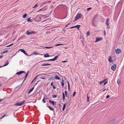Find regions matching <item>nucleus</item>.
Masks as SVG:
<instances>
[{
    "mask_svg": "<svg viewBox=\"0 0 124 124\" xmlns=\"http://www.w3.org/2000/svg\"><path fill=\"white\" fill-rule=\"evenodd\" d=\"M35 32L33 31H29L27 30L26 31V34L27 35H29L30 34H32L35 33Z\"/></svg>",
    "mask_w": 124,
    "mask_h": 124,
    "instance_id": "nucleus-1",
    "label": "nucleus"
},
{
    "mask_svg": "<svg viewBox=\"0 0 124 124\" xmlns=\"http://www.w3.org/2000/svg\"><path fill=\"white\" fill-rule=\"evenodd\" d=\"M81 14L80 13H78L77 15L75 17V21L79 19L81 17Z\"/></svg>",
    "mask_w": 124,
    "mask_h": 124,
    "instance_id": "nucleus-2",
    "label": "nucleus"
},
{
    "mask_svg": "<svg viewBox=\"0 0 124 124\" xmlns=\"http://www.w3.org/2000/svg\"><path fill=\"white\" fill-rule=\"evenodd\" d=\"M25 101H23L22 102L20 101L16 103L15 105L16 106H20L24 104L25 102Z\"/></svg>",
    "mask_w": 124,
    "mask_h": 124,
    "instance_id": "nucleus-3",
    "label": "nucleus"
},
{
    "mask_svg": "<svg viewBox=\"0 0 124 124\" xmlns=\"http://www.w3.org/2000/svg\"><path fill=\"white\" fill-rule=\"evenodd\" d=\"M116 53L117 54H119L121 53V51L120 49L117 48L115 50Z\"/></svg>",
    "mask_w": 124,
    "mask_h": 124,
    "instance_id": "nucleus-4",
    "label": "nucleus"
},
{
    "mask_svg": "<svg viewBox=\"0 0 124 124\" xmlns=\"http://www.w3.org/2000/svg\"><path fill=\"white\" fill-rule=\"evenodd\" d=\"M19 50L21 52H23L27 56H28L27 54L26 53L24 49H19Z\"/></svg>",
    "mask_w": 124,
    "mask_h": 124,
    "instance_id": "nucleus-5",
    "label": "nucleus"
},
{
    "mask_svg": "<svg viewBox=\"0 0 124 124\" xmlns=\"http://www.w3.org/2000/svg\"><path fill=\"white\" fill-rule=\"evenodd\" d=\"M116 64H114L111 66V69L113 71L116 68Z\"/></svg>",
    "mask_w": 124,
    "mask_h": 124,
    "instance_id": "nucleus-6",
    "label": "nucleus"
},
{
    "mask_svg": "<svg viewBox=\"0 0 124 124\" xmlns=\"http://www.w3.org/2000/svg\"><path fill=\"white\" fill-rule=\"evenodd\" d=\"M25 73V72L24 71H21L19 72H17L16 73V74L18 75H20L21 74H22Z\"/></svg>",
    "mask_w": 124,
    "mask_h": 124,
    "instance_id": "nucleus-7",
    "label": "nucleus"
},
{
    "mask_svg": "<svg viewBox=\"0 0 124 124\" xmlns=\"http://www.w3.org/2000/svg\"><path fill=\"white\" fill-rule=\"evenodd\" d=\"M116 120L114 119L109 122V124H113L116 122Z\"/></svg>",
    "mask_w": 124,
    "mask_h": 124,
    "instance_id": "nucleus-8",
    "label": "nucleus"
},
{
    "mask_svg": "<svg viewBox=\"0 0 124 124\" xmlns=\"http://www.w3.org/2000/svg\"><path fill=\"white\" fill-rule=\"evenodd\" d=\"M80 26V25H77L76 26H74L72 27H70V28L71 29V28H74L77 27V28L78 29V30Z\"/></svg>",
    "mask_w": 124,
    "mask_h": 124,
    "instance_id": "nucleus-9",
    "label": "nucleus"
},
{
    "mask_svg": "<svg viewBox=\"0 0 124 124\" xmlns=\"http://www.w3.org/2000/svg\"><path fill=\"white\" fill-rule=\"evenodd\" d=\"M34 88V87H32L31 89L30 90L28 91V94H30L33 90Z\"/></svg>",
    "mask_w": 124,
    "mask_h": 124,
    "instance_id": "nucleus-10",
    "label": "nucleus"
},
{
    "mask_svg": "<svg viewBox=\"0 0 124 124\" xmlns=\"http://www.w3.org/2000/svg\"><path fill=\"white\" fill-rule=\"evenodd\" d=\"M102 40V38H96V41H95V42H96L99 41L101 40Z\"/></svg>",
    "mask_w": 124,
    "mask_h": 124,
    "instance_id": "nucleus-11",
    "label": "nucleus"
},
{
    "mask_svg": "<svg viewBox=\"0 0 124 124\" xmlns=\"http://www.w3.org/2000/svg\"><path fill=\"white\" fill-rule=\"evenodd\" d=\"M51 2V1H45L44 2H43L42 3L43 5H45V4H46L47 3H50Z\"/></svg>",
    "mask_w": 124,
    "mask_h": 124,
    "instance_id": "nucleus-12",
    "label": "nucleus"
},
{
    "mask_svg": "<svg viewBox=\"0 0 124 124\" xmlns=\"http://www.w3.org/2000/svg\"><path fill=\"white\" fill-rule=\"evenodd\" d=\"M58 56H56L53 59H51L52 61H54L56 60L58 58Z\"/></svg>",
    "mask_w": 124,
    "mask_h": 124,
    "instance_id": "nucleus-13",
    "label": "nucleus"
},
{
    "mask_svg": "<svg viewBox=\"0 0 124 124\" xmlns=\"http://www.w3.org/2000/svg\"><path fill=\"white\" fill-rule=\"evenodd\" d=\"M51 64L49 63H44L42 64L41 65V66H47V65H50Z\"/></svg>",
    "mask_w": 124,
    "mask_h": 124,
    "instance_id": "nucleus-14",
    "label": "nucleus"
},
{
    "mask_svg": "<svg viewBox=\"0 0 124 124\" xmlns=\"http://www.w3.org/2000/svg\"><path fill=\"white\" fill-rule=\"evenodd\" d=\"M9 63L7 61H6L5 64L3 66H1L0 67V68L2 67H4V66H7V65H8L9 64Z\"/></svg>",
    "mask_w": 124,
    "mask_h": 124,
    "instance_id": "nucleus-15",
    "label": "nucleus"
},
{
    "mask_svg": "<svg viewBox=\"0 0 124 124\" xmlns=\"http://www.w3.org/2000/svg\"><path fill=\"white\" fill-rule=\"evenodd\" d=\"M50 56L48 54H45L44 55V57L45 58H46L47 57H50Z\"/></svg>",
    "mask_w": 124,
    "mask_h": 124,
    "instance_id": "nucleus-16",
    "label": "nucleus"
},
{
    "mask_svg": "<svg viewBox=\"0 0 124 124\" xmlns=\"http://www.w3.org/2000/svg\"><path fill=\"white\" fill-rule=\"evenodd\" d=\"M108 60L110 62H111L112 61V58L110 56H109L108 59Z\"/></svg>",
    "mask_w": 124,
    "mask_h": 124,
    "instance_id": "nucleus-17",
    "label": "nucleus"
},
{
    "mask_svg": "<svg viewBox=\"0 0 124 124\" xmlns=\"http://www.w3.org/2000/svg\"><path fill=\"white\" fill-rule=\"evenodd\" d=\"M41 75V74H38V75H37L35 77V78H34V79H33V80L31 82V83H32L34 81V80L37 78V77L38 76H40Z\"/></svg>",
    "mask_w": 124,
    "mask_h": 124,
    "instance_id": "nucleus-18",
    "label": "nucleus"
},
{
    "mask_svg": "<svg viewBox=\"0 0 124 124\" xmlns=\"http://www.w3.org/2000/svg\"><path fill=\"white\" fill-rule=\"evenodd\" d=\"M54 79H56V80H60V78L59 77H58L57 75L55 76L54 78Z\"/></svg>",
    "mask_w": 124,
    "mask_h": 124,
    "instance_id": "nucleus-19",
    "label": "nucleus"
},
{
    "mask_svg": "<svg viewBox=\"0 0 124 124\" xmlns=\"http://www.w3.org/2000/svg\"><path fill=\"white\" fill-rule=\"evenodd\" d=\"M108 19V18L107 19L106 21L105 24H107V26H108L109 25Z\"/></svg>",
    "mask_w": 124,
    "mask_h": 124,
    "instance_id": "nucleus-20",
    "label": "nucleus"
},
{
    "mask_svg": "<svg viewBox=\"0 0 124 124\" xmlns=\"http://www.w3.org/2000/svg\"><path fill=\"white\" fill-rule=\"evenodd\" d=\"M49 102L50 103H52V105H54V101H51L50 100H49Z\"/></svg>",
    "mask_w": 124,
    "mask_h": 124,
    "instance_id": "nucleus-21",
    "label": "nucleus"
},
{
    "mask_svg": "<svg viewBox=\"0 0 124 124\" xmlns=\"http://www.w3.org/2000/svg\"><path fill=\"white\" fill-rule=\"evenodd\" d=\"M107 79H108L107 78H106V79H105L104 80H103L102 81H101L99 82V83H100V85L102 84L105 81V80H107Z\"/></svg>",
    "mask_w": 124,
    "mask_h": 124,
    "instance_id": "nucleus-22",
    "label": "nucleus"
},
{
    "mask_svg": "<svg viewBox=\"0 0 124 124\" xmlns=\"http://www.w3.org/2000/svg\"><path fill=\"white\" fill-rule=\"evenodd\" d=\"M28 73H29V71H28V72H27L26 73V74L25 76V78H24V79L23 81H24V80H25L26 78H27V76H28Z\"/></svg>",
    "mask_w": 124,
    "mask_h": 124,
    "instance_id": "nucleus-23",
    "label": "nucleus"
},
{
    "mask_svg": "<svg viewBox=\"0 0 124 124\" xmlns=\"http://www.w3.org/2000/svg\"><path fill=\"white\" fill-rule=\"evenodd\" d=\"M47 107H48L49 108H50V110L53 111L54 110V109L52 107H51L50 106H48Z\"/></svg>",
    "mask_w": 124,
    "mask_h": 124,
    "instance_id": "nucleus-24",
    "label": "nucleus"
},
{
    "mask_svg": "<svg viewBox=\"0 0 124 124\" xmlns=\"http://www.w3.org/2000/svg\"><path fill=\"white\" fill-rule=\"evenodd\" d=\"M8 51L7 50H6L5 51H3L1 52V54H4L5 53L7 52Z\"/></svg>",
    "mask_w": 124,
    "mask_h": 124,
    "instance_id": "nucleus-25",
    "label": "nucleus"
},
{
    "mask_svg": "<svg viewBox=\"0 0 124 124\" xmlns=\"http://www.w3.org/2000/svg\"><path fill=\"white\" fill-rule=\"evenodd\" d=\"M117 83L118 85H119L120 84V79H118L117 80Z\"/></svg>",
    "mask_w": 124,
    "mask_h": 124,
    "instance_id": "nucleus-26",
    "label": "nucleus"
},
{
    "mask_svg": "<svg viewBox=\"0 0 124 124\" xmlns=\"http://www.w3.org/2000/svg\"><path fill=\"white\" fill-rule=\"evenodd\" d=\"M62 95H63L62 99L63 100H64L65 99V96L64 93H63Z\"/></svg>",
    "mask_w": 124,
    "mask_h": 124,
    "instance_id": "nucleus-27",
    "label": "nucleus"
},
{
    "mask_svg": "<svg viewBox=\"0 0 124 124\" xmlns=\"http://www.w3.org/2000/svg\"><path fill=\"white\" fill-rule=\"evenodd\" d=\"M27 14H25L23 16V18H25L27 16Z\"/></svg>",
    "mask_w": 124,
    "mask_h": 124,
    "instance_id": "nucleus-28",
    "label": "nucleus"
},
{
    "mask_svg": "<svg viewBox=\"0 0 124 124\" xmlns=\"http://www.w3.org/2000/svg\"><path fill=\"white\" fill-rule=\"evenodd\" d=\"M66 104H64L63 105V107L62 108V110H64V109H65V106H66Z\"/></svg>",
    "mask_w": 124,
    "mask_h": 124,
    "instance_id": "nucleus-29",
    "label": "nucleus"
},
{
    "mask_svg": "<svg viewBox=\"0 0 124 124\" xmlns=\"http://www.w3.org/2000/svg\"><path fill=\"white\" fill-rule=\"evenodd\" d=\"M68 90L69 91H70V85L69 84V83L68 82Z\"/></svg>",
    "mask_w": 124,
    "mask_h": 124,
    "instance_id": "nucleus-30",
    "label": "nucleus"
},
{
    "mask_svg": "<svg viewBox=\"0 0 124 124\" xmlns=\"http://www.w3.org/2000/svg\"><path fill=\"white\" fill-rule=\"evenodd\" d=\"M57 96L56 95L54 94L52 95V97L53 98H56L57 97Z\"/></svg>",
    "mask_w": 124,
    "mask_h": 124,
    "instance_id": "nucleus-31",
    "label": "nucleus"
},
{
    "mask_svg": "<svg viewBox=\"0 0 124 124\" xmlns=\"http://www.w3.org/2000/svg\"><path fill=\"white\" fill-rule=\"evenodd\" d=\"M38 6V4H37L35 6L32 7V8H35L36 7H37Z\"/></svg>",
    "mask_w": 124,
    "mask_h": 124,
    "instance_id": "nucleus-32",
    "label": "nucleus"
},
{
    "mask_svg": "<svg viewBox=\"0 0 124 124\" xmlns=\"http://www.w3.org/2000/svg\"><path fill=\"white\" fill-rule=\"evenodd\" d=\"M88 94H87V101L88 102L89 100V97L88 96Z\"/></svg>",
    "mask_w": 124,
    "mask_h": 124,
    "instance_id": "nucleus-33",
    "label": "nucleus"
},
{
    "mask_svg": "<svg viewBox=\"0 0 124 124\" xmlns=\"http://www.w3.org/2000/svg\"><path fill=\"white\" fill-rule=\"evenodd\" d=\"M8 116L7 115H6V114H5L2 117H1L0 119H2L5 116Z\"/></svg>",
    "mask_w": 124,
    "mask_h": 124,
    "instance_id": "nucleus-34",
    "label": "nucleus"
},
{
    "mask_svg": "<svg viewBox=\"0 0 124 124\" xmlns=\"http://www.w3.org/2000/svg\"><path fill=\"white\" fill-rule=\"evenodd\" d=\"M53 47L52 46H50V47H44V48H52Z\"/></svg>",
    "mask_w": 124,
    "mask_h": 124,
    "instance_id": "nucleus-35",
    "label": "nucleus"
},
{
    "mask_svg": "<svg viewBox=\"0 0 124 124\" xmlns=\"http://www.w3.org/2000/svg\"><path fill=\"white\" fill-rule=\"evenodd\" d=\"M63 81H64V80H63V79H62V81L61 82V84L62 86H63L64 85V83L63 82Z\"/></svg>",
    "mask_w": 124,
    "mask_h": 124,
    "instance_id": "nucleus-36",
    "label": "nucleus"
},
{
    "mask_svg": "<svg viewBox=\"0 0 124 124\" xmlns=\"http://www.w3.org/2000/svg\"><path fill=\"white\" fill-rule=\"evenodd\" d=\"M67 91H65V95L67 97Z\"/></svg>",
    "mask_w": 124,
    "mask_h": 124,
    "instance_id": "nucleus-37",
    "label": "nucleus"
},
{
    "mask_svg": "<svg viewBox=\"0 0 124 124\" xmlns=\"http://www.w3.org/2000/svg\"><path fill=\"white\" fill-rule=\"evenodd\" d=\"M27 21L32 22V21L30 19V18H29L28 19Z\"/></svg>",
    "mask_w": 124,
    "mask_h": 124,
    "instance_id": "nucleus-38",
    "label": "nucleus"
},
{
    "mask_svg": "<svg viewBox=\"0 0 124 124\" xmlns=\"http://www.w3.org/2000/svg\"><path fill=\"white\" fill-rule=\"evenodd\" d=\"M63 45V44H57L55 45V46H58L60 45Z\"/></svg>",
    "mask_w": 124,
    "mask_h": 124,
    "instance_id": "nucleus-39",
    "label": "nucleus"
},
{
    "mask_svg": "<svg viewBox=\"0 0 124 124\" xmlns=\"http://www.w3.org/2000/svg\"><path fill=\"white\" fill-rule=\"evenodd\" d=\"M90 34V33H89V31H88V32H87V33H86V35L87 36H88Z\"/></svg>",
    "mask_w": 124,
    "mask_h": 124,
    "instance_id": "nucleus-40",
    "label": "nucleus"
},
{
    "mask_svg": "<svg viewBox=\"0 0 124 124\" xmlns=\"http://www.w3.org/2000/svg\"><path fill=\"white\" fill-rule=\"evenodd\" d=\"M34 54L36 55H37L38 54L37 53V52L36 51V52H34Z\"/></svg>",
    "mask_w": 124,
    "mask_h": 124,
    "instance_id": "nucleus-41",
    "label": "nucleus"
},
{
    "mask_svg": "<svg viewBox=\"0 0 124 124\" xmlns=\"http://www.w3.org/2000/svg\"><path fill=\"white\" fill-rule=\"evenodd\" d=\"M45 98L44 97L42 100V101L44 103H45L46 102V101L45 100Z\"/></svg>",
    "mask_w": 124,
    "mask_h": 124,
    "instance_id": "nucleus-42",
    "label": "nucleus"
},
{
    "mask_svg": "<svg viewBox=\"0 0 124 124\" xmlns=\"http://www.w3.org/2000/svg\"><path fill=\"white\" fill-rule=\"evenodd\" d=\"M76 93V92H74L73 94V97H74Z\"/></svg>",
    "mask_w": 124,
    "mask_h": 124,
    "instance_id": "nucleus-43",
    "label": "nucleus"
},
{
    "mask_svg": "<svg viewBox=\"0 0 124 124\" xmlns=\"http://www.w3.org/2000/svg\"><path fill=\"white\" fill-rule=\"evenodd\" d=\"M43 8V9L42 10L43 11L46 10V8H45V7H44Z\"/></svg>",
    "mask_w": 124,
    "mask_h": 124,
    "instance_id": "nucleus-44",
    "label": "nucleus"
},
{
    "mask_svg": "<svg viewBox=\"0 0 124 124\" xmlns=\"http://www.w3.org/2000/svg\"><path fill=\"white\" fill-rule=\"evenodd\" d=\"M13 44H11L9 45H8V46H7V47H9V46H12V45H13Z\"/></svg>",
    "mask_w": 124,
    "mask_h": 124,
    "instance_id": "nucleus-45",
    "label": "nucleus"
},
{
    "mask_svg": "<svg viewBox=\"0 0 124 124\" xmlns=\"http://www.w3.org/2000/svg\"><path fill=\"white\" fill-rule=\"evenodd\" d=\"M91 9H92V8H91V7L89 8H87V10H89Z\"/></svg>",
    "mask_w": 124,
    "mask_h": 124,
    "instance_id": "nucleus-46",
    "label": "nucleus"
},
{
    "mask_svg": "<svg viewBox=\"0 0 124 124\" xmlns=\"http://www.w3.org/2000/svg\"><path fill=\"white\" fill-rule=\"evenodd\" d=\"M107 83H108V82L107 81H106L105 82L104 84V85H105L106 84H107Z\"/></svg>",
    "mask_w": 124,
    "mask_h": 124,
    "instance_id": "nucleus-47",
    "label": "nucleus"
},
{
    "mask_svg": "<svg viewBox=\"0 0 124 124\" xmlns=\"http://www.w3.org/2000/svg\"><path fill=\"white\" fill-rule=\"evenodd\" d=\"M110 97V96L109 95H107V96L106 97V98L107 99L108 98Z\"/></svg>",
    "mask_w": 124,
    "mask_h": 124,
    "instance_id": "nucleus-48",
    "label": "nucleus"
},
{
    "mask_svg": "<svg viewBox=\"0 0 124 124\" xmlns=\"http://www.w3.org/2000/svg\"><path fill=\"white\" fill-rule=\"evenodd\" d=\"M53 88L54 89H55L56 88L54 86V85H53Z\"/></svg>",
    "mask_w": 124,
    "mask_h": 124,
    "instance_id": "nucleus-49",
    "label": "nucleus"
},
{
    "mask_svg": "<svg viewBox=\"0 0 124 124\" xmlns=\"http://www.w3.org/2000/svg\"><path fill=\"white\" fill-rule=\"evenodd\" d=\"M54 85L53 84V82H52L51 83L50 85Z\"/></svg>",
    "mask_w": 124,
    "mask_h": 124,
    "instance_id": "nucleus-50",
    "label": "nucleus"
},
{
    "mask_svg": "<svg viewBox=\"0 0 124 124\" xmlns=\"http://www.w3.org/2000/svg\"><path fill=\"white\" fill-rule=\"evenodd\" d=\"M39 82V81H37V83H35V85H34V86H35V85H37L38 83Z\"/></svg>",
    "mask_w": 124,
    "mask_h": 124,
    "instance_id": "nucleus-51",
    "label": "nucleus"
},
{
    "mask_svg": "<svg viewBox=\"0 0 124 124\" xmlns=\"http://www.w3.org/2000/svg\"><path fill=\"white\" fill-rule=\"evenodd\" d=\"M3 55L0 56V59H1V58H2L3 57Z\"/></svg>",
    "mask_w": 124,
    "mask_h": 124,
    "instance_id": "nucleus-52",
    "label": "nucleus"
},
{
    "mask_svg": "<svg viewBox=\"0 0 124 124\" xmlns=\"http://www.w3.org/2000/svg\"><path fill=\"white\" fill-rule=\"evenodd\" d=\"M62 62H67V61H62Z\"/></svg>",
    "mask_w": 124,
    "mask_h": 124,
    "instance_id": "nucleus-53",
    "label": "nucleus"
},
{
    "mask_svg": "<svg viewBox=\"0 0 124 124\" xmlns=\"http://www.w3.org/2000/svg\"><path fill=\"white\" fill-rule=\"evenodd\" d=\"M43 8H42V9H40V10H39L38 11V12H39Z\"/></svg>",
    "mask_w": 124,
    "mask_h": 124,
    "instance_id": "nucleus-54",
    "label": "nucleus"
},
{
    "mask_svg": "<svg viewBox=\"0 0 124 124\" xmlns=\"http://www.w3.org/2000/svg\"><path fill=\"white\" fill-rule=\"evenodd\" d=\"M104 35H106V32H105V31H104Z\"/></svg>",
    "mask_w": 124,
    "mask_h": 124,
    "instance_id": "nucleus-55",
    "label": "nucleus"
},
{
    "mask_svg": "<svg viewBox=\"0 0 124 124\" xmlns=\"http://www.w3.org/2000/svg\"><path fill=\"white\" fill-rule=\"evenodd\" d=\"M42 79H45V78H41Z\"/></svg>",
    "mask_w": 124,
    "mask_h": 124,
    "instance_id": "nucleus-56",
    "label": "nucleus"
},
{
    "mask_svg": "<svg viewBox=\"0 0 124 124\" xmlns=\"http://www.w3.org/2000/svg\"><path fill=\"white\" fill-rule=\"evenodd\" d=\"M3 100L2 99H0V102L2 101Z\"/></svg>",
    "mask_w": 124,
    "mask_h": 124,
    "instance_id": "nucleus-57",
    "label": "nucleus"
},
{
    "mask_svg": "<svg viewBox=\"0 0 124 124\" xmlns=\"http://www.w3.org/2000/svg\"><path fill=\"white\" fill-rule=\"evenodd\" d=\"M49 60H45L44 61L46 62V61H49Z\"/></svg>",
    "mask_w": 124,
    "mask_h": 124,
    "instance_id": "nucleus-58",
    "label": "nucleus"
},
{
    "mask_svg": "<svg viewBox=\"0 0 124 124\" xmlns=\"http://www.w3.org/2000/svg\"><path fill=\"white\" fill-rule=\"evenodd\" d=\"M49 61H52V59H49Z\"/></svg>",
    "mask_w": 124,
    "mask_h": 124,
    "instance_id": "nucleus-59",
    "label": "nucleus"
},
{
    "mask_svg": "<svg viewBox=\"0 0 124 124\" xmlns=\"http://www.w3.org/2000/svg\"><path fill=\"white\" fill-rule=\"evenodd\" d=\"M69 24H67V25L65 27H67V26L68 25H69Z\"/></svg>",
    "mask_w": 124,
    "mask_h": 124,
    "instance_id": "nucleus-60",
    "label": "nucleus"
},
{
    "mask_svg": "<svg viewBox=\"0 0 124 124\" xmlns=\"http://www.w3.org/2000/svg\"><path fill=\"white\" fill-rule=\"evenodd\" d=\"M21 62H22V61H20V63H21Z\"/></svg>",
    "mask_w": 124,
    "mask_h": 124,
    "instance_id": "nucleus-61",
    "label": "nucleus"
},
{
    "mask_svg": "<svg viewBox=\"0 0 124 124\" xmlns=\"http://www.w3.org/2000/svg\"><path fill=\"white\" fill-rule=\"evenodd\" d=\"M20 39H18V40H17V41H18L19 40H20Z\"/></svg>",
    "mask_w": 124,
    "mask_h": 124,
    "instance_id": "nucleus-62",
    "label": "nucleus"
}]
</instances>
